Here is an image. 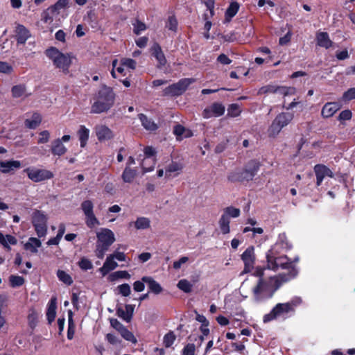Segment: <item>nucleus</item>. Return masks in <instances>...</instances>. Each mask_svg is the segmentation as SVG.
<instances>
[{
    "mask_svg": "<svg viewBox=\"0 0 355 355\" xmlns=\"http://www.w3.org/2000/svg\"><path fill=\"white\" fill-rule=\"evenodd\" d=\"M175 340V336L173 332L166 334L164 337V345L166 347H170Z\"/></svg>",
    "mask_w": 355,
    "mask_h": 355,
    "instance_id": "nucleus-56",
    "label": "nucleus"
},
{
    "mask_svg": "<svg viewBox=\"0 0 355 355\" xmlns=\"http://www.w3.org/2000/svg\"><path fill=\"white\" fill-rule=\"evenodd\" d=\"M41 246V241L35 237H31L24 244V248L31 251L32 253H37L38 248Z\"/></svg>",
    "mask_w": 355,
    "mask_h": 355,
    "instance_id": "nucleus-29",
    "label": "nucleus"
},
{
    "mask_svg": "<svg viewBox=\"0 0 355 355\" xmlns=\"http://www.w3.org/2000/svg\"><path fill=\"white\" fill-rule=\"evenodd\" d=\"M143 282L148 284L150 290L155 294H159L162 291V288L160 284L155 281L150 277H143Z\"/></svg>",
    "mask_w": 355,
    "mask_h": 355,
    "instance_id": "nucleus-30",
    "label": "nucleus"
},
{
    "mask_svg": "<svg viewBox=\"0 0 355 355\" xmlns=\"http://www.w3.org/2000/svg\"><path fill=\"white\" fill-rule=\"evenodd\" d=\"M96 135L100 141L111 139L113 137L112 131L105 125H97L94 128Z\"/></svg>",
    "mask_w": 355,
    "mask_h": 355,
    "instance_id": "nucleus-15",
    "label": "nucleus"
},
{
    "mask_svg": "<svg viewBox=\"0 0 355 355\" xmlns=\"http://www.w3.org/2000/svg\"><path fill=\"white\" fill-rule=\"evenodd\" d=\"M10 282L12 287L21 286L24 283V279L21 276L11 275L10 277Z\"/></svg>",
    "mask_w": 355,
    "mask_h": 355,
    "instance_id": "nucleus-57",
    "label": "nucleus"
},
{
    "mask_svg": "<svg viewBox=\"0 0 355 355\" xmlns=\"http://www.w3.org/2000/svg\"><path fill=\"white\" fill-rule=\"evenodd\" d=\"M21 167V162L17 160L11 161H0V171L2 173H8L15 168H19Z\"/></svg>",
    "mask_w": 355,
    "mask_h": 355,
    "instance_id": "nucleus-22",
    "label": "nucleus"
},
{
    "mask_svg": "<svg viewBox=\"0 0 355 355\" xmlns=\"http://www.w3.org/2000/svg\"><path fill=\"white\" fill-rule=\"evenodd\" d=\"M81 209L85 216V224L89 228H94L100 225L98 219L94 213V204L89 200H84L81 203Z\"/></svg>",
    "mask_w": 355,
    "mask_h": 355,
    "instance_id": "nucleus-7",
    "label": "nucleus"
},
{
    "mask_svg": "<svg viewBox=\"0 0 355 355\" xmlns=\"http://www.w3.org/2000/svg\"><path fill=\"white\" fill-rule=\"evenodd\" d=\"M282 129V128L280 125L274 119L268 129V134L270 137H275L279 133Z\"/></svg>",
    "mask_w": 355,
    "mask_h": 355,
    "instance_id": "nucleus-48",
    "label": "nucleus"
},
{
    "mask_svg": "<svg viewBox=\"0 0 355 355\" xmlns=\"http://www.w3.org/2000/svg\"><path fill=\"white\" fill-rule=\"evenodd\" d=\"M46 216L40 211H35L32 216V222L33 225L46 223Z\"/></svg>",
    "mask_w": 355,
    "mask_h": 355,
    "instance_id": "nucleus-36",
    "label": "nucleus"
},
{
    "mask_svg": "<svg viewBox=\"0 0 355 355\" xmlns=\"http://www.w3.org/2000/svg\"><path fill=\"white\" fill-rule=\"evenodd\" d=\"M266 265L263 267L266 268V270H271L275 272L279 271V270H288V274L277 276L279 277V280L282 283L287 282L297 275V270L294 266V262H297L298 261V258L295 259L293 261H291L286 255L267 252L266 254Z\"/></svg>",
    "mask_w": 355,
    "mask_h": 355,
    "instance_id": "nucleus-2",
    "label": "nucleus"
},
{
    "mask_svg": "<svg viewBox=\"0 0 355 355\" xmlns=\"http://www.w3.org/2000/svg\"><path fill=\"white\" fill-rule=\"evenodd\" d=\"M315 173L317 178V185H320L325 177H332L331 171L324 165H316L315 166Z\"/></svg>",
    "mask_w": 355,
    "mask_h": 355,
    "instance_id": "nucleus-16",
    "label": "nucleus"
},
{
    "mask_svg": "<svg viewBox=\"0 0 355 355\" xmlns=\"http://www.w3.org/2000/svg\"><path fill=\"white\" fill-rule=\"evenodd\" d=\"M117 64H118V60L116 59L112 61V67H113V69L112 71H111V74H112V76L113 78H116V73H115V70L119 73H121V74H123V75H125V73H124L125 71V67L123 66H122L121 64L119 67H117Z\"/></svg>",
    "mask_w": 355,
    "mask_h": 355,
    "instance_id": "nucleus-52",
    "label": "nucleus"
},
{
    "mask_svg": "<svg viewBox=\"0 0 355 355\" xmlns=\"http://www.w3.org/2000/svg\"><path fill=\"white\" fill-rule=\"evenodd\" d=\"M223 215H226L229 220L230 217L237 218L240 215V209L233 207H228L224 210Z\"/></svg>",
    "mask_w": 355,
    "mask_h": 355,
    "instance_id": "nucleus-45",
    "label": "nucleus"
},
{
    "mask_svg": "<svg viewBox=\"0 0 355 355\" xmlns=\"http://www.w3.org/2000/svg\"><path fill=\"white\" fill-rule=\"evenodd\" d=\"M239 10V4L237 3H232L226 11V16L232 18Z\"/></svg>",
    "mask_w": 355,
    "mask_h": 355,
    "instance_id": "nucleus-58",
    "label": "nucleus"
},
{
    "mask_svg": "<svg viewBox=\"0 0 355 355\" xmlns=\"http://www.w3.org/2000/svg\"><path fill=\"white\" fill-rule=\"evenodd\" d=\"M12 71L13 68L9 63L0 61V73L9 74Z\"/></svg>",
    "mask_w": 355,
    "mask_h": 355,
    "instance_id": "nucleus-60",
    "label": "nucleus"
},
{
    "mask_svg": "<svg viewBox=\"0 0 355 355\" xmlns=\"http://www.w3.org/2000/svg\"><path fill=\"white\" fill-rule=\"evenodd\" d=\"M50 132L48 130H43L39 133L38 144H46L49 141Z\"/></svg>",
    "mask_w": 355,
    "mask_h": 355,
    "instance_id": "nucleus-59",
    "label": "nucleus"
},
{
    "mask_svg": "<svg viewBox=\"0 0 355 355\" xmlns=\"http://www.w3.org/2000/svg\"><path fill=\"white\" fill-rule=\"evenodd\" d=\"M178 26V21L176 19L171 16L168 17V21L166 23V27L171 31H176Z\"/></svg>",
    "mask_w": 355,
    "mask_h": 355,
    "instance_id": "nucleus-63",
    "label": "nucleus"
},
{
    "mask_svg": "<svg viewBox=\"0 0 355 355\" xmlns=\"http://www.w3.org/2000/svg\"><path fill=\"white\" fill-rule=\"evenodd\" d=\"M295 93H296V89L295 87L279 86L278 94H282L284 96H292V95L295 94Z\"/></svg>",
    "mask_w": 355,
    "mask_h": 355,
    "instance_id": "nucleus-47",
    "label": "nucleus"
},
{
    "mask_svg": "<svg viewBox=\"0 0 355 355\" xmlns=\"http://www.w3.org/2000/svg\"><path fill=\"white\" fill-rule=\"evenodd\" d=\"M79 267L83 270H87L93 268V264L90 260L86 257H83L78 261Z\"/></svg>",
    "mask_w": 355,
    "mask_h": 355,
    "instance_id": "nucleus-51",
    "label": "nucleus"
},
{
    "mask_svg": "<svg viewBox=\"0 0 355 355\" xmlns=\"http://www.w3.org/2000/svg\"><path fill=\"white\" fill-rule=\"evenodd\" d=\"M17 243V240L15 237L12 235L7 234L4 236L2 234V238L0 240V243L8 250H10V245H15Z\"/></svg>",
    "mask_w": 355,
    "mask_h": 355,
    "instance_id": "nucleus-35",
    "label": "nucleus"
},
{
    "mask_svg": "<svg viewBox=\"0 0 355 355\" xmlns=\"http://www.w3.org/2000/svg\"><path fill=\"white\" fill-rule=\"evenodd\" d=\"M118 266L111 254L107 257L103 266L99 269L103 276L106 275L109 272L114 270Z\"/></svg>",
    "mask_w": 355,
    "mask_h": 355,
    "instance_id": "nucleus-19",
    "label": "nucleus"
},
{
    "mask_svg": "<svg viewBox=\"0 0 355 355\" xmlns=\"http://www.w3.org/2000/svg\"><path fill=\"white\" fill-rule=\"evenodd\" d=\"M96 244L109 248L114 241L115 236L113 232L107 228H101L96 232Z\"/></svg>",
    "mask_w": 355,
    "mask_h": 355,
    "instance_id": "nucleus-11",
    "label": "nucleus"
},
{
    "mask_svg": "<svg viewBox=\"0 0 355 355\" xmlns=\"http://www.w3.org/2000/svg\"><path fill=\"white\" fill-rule=\"evenodd\" d=\"M241 112L240 107L237 104H232L227 109L228 115L232 117L238 116Z\"/></svg>",
    "mask_w": 355,
    "mask_h": 355,
    "instance_id": "nucleus-54",
    "label": "nucleus"
},
{
    "mask_svg": "<svg viewBox=\"0 0 355 355\" xmlns=\"http://www.w3.org/2000/svg\"><path fill=\"white\" fill-rule=\"evenodd\" d=\"M178 287L184 293H190L192 290V284L187 279H181L178 283Z\"/></svg>",
    "mask_w": 355,
    "mask_h": 355,
    "instance_id": "nucleus-46",
    "label": "nucleus"
},
{
    "mask_svg": "<svg viewBox=\"0 0 355 355\" xmlns=\"http://www.w3.org/2000/svg\"><path fill=\"white\" fill-rule=\"evenodd\" d=\"M42 121V116L38 113H34L30 119H27L25 121V125L26 127L31 129L36 128Z\"/></svg>",
    "mask_w": 355,
    "mask_h": 355,
    "instance_id": "nucleus-33",
    "label": "nucleus"
},
{
    "mask_svg": "<svg viewBox=\"0 0 355 355\" xmlns=\"http://www.w3.org/2000/svg\"><path fill=\"white\" fill-rule=\"evenodd\" d=\"M293 114L290 112H282L278 114L275 119L280 126L283 128L286 126L293 119Z\"/></svg>",
    "mask_w": 355,
    "mask_h": 355,
    "instance_id": "nucleus-27",
    "label": "nucleus"
},
{
    "mask_svg": "<svg viewBox=\"0 0 355 355\" xmlns=\"http://www.w3.org/2000/svg\"><path fill=\"white\" fill-rule=\"evenodd\" d=\"M139 118L141 122L143 127L148 131H155L157 129V125L152 121L150 119H148L144 114H140L139 115Z\"/></svg>",
    "mask_w": 355,
    "mask_h": 355,
    "instance_id": "nucleus-28",
    "label": "nucleus"
},
{
    "mask_svg": "<svg viewBox=\"0 0 355 355\" xmlns=\"http://www.w3.org/2000/svg\"><path fill=\"white\" fill-rule=\"evenodd\" d=\"M57 276L60 281L67 285H71L73 283L71 277L64 270H58L57 272Z\"/></svg>",
    "mask_w": 355,
    "mask_h": 355,
    "instance_id": "nucleus-40",
    "label": "nucleus"
},
{
    "mask_svg": "<svg viewBox=\"0 0 355 355\" xmlns=\"http://www.w3.org/2000/svg\"><path fill=\"white\" fill-rule=\"evenodd\" d=\"M15 34L18 44H24L30 37L29 31L23 25L20 24L16 26Z\"/></svg>",
    "mask_w": 355,
    "mask_h": 355,
    "instance_id": "nucleus-20",
    "label": "nucleus"
},
{
    "mask_svg": "<svg viewBox=\"0 0 355 355\" xmlns=\"http://www.w3.org/2000/svg\"><path fill=\"white\" fill-rule=\"evenodd\" d=\"M133 25V31L135 34L139 35L141 34L146 29V26L144 23L136 20L135 23L132 24Z\"/></svg>",
    "mask_w": 355,
    "mask_h": 355,
    "instance_id": "nucleus-55",
    "label": "nucleus"
},
{
    "mask_svg": "<svg viewBox=\"0 0 355 355\" xmlns=\"http://www.w3.org/2000/svg\"><path fill=\"white\" fill-rule=\"evenodd\" d=\"M253 275L259 277L257 285L252 288L253 298L255 302H262L273 295L282 282L278 277H266V268H255Z\"/></svg>",
    "mask_w": 355,
    "mask_h": 355,
    "instance_id": "nucleus-1",
    "label": "nucleus"
},
{
    "mask_svg": "<svg viewBox=\"0 0 355 355\" xmlns=\"http://www.w3.org/2000/svg\"><path fill=\"white\" fill-rule=\"evenodd\" d=\"M174 134L178 137V138H187L192 136V132L190 130L185 128L181 125H177L174 127L173 130Z\"/></svg>",
    "mask_w": 355,
    "mask_h": 355,
    "instance_id": "nucleus-34",
    "label": "nucleus"
},
{
    "mask_svg": "<svg viewBox=\"0 0 355 355\" xmlns=\"http://www.w3.org/2000/svg\"><path fill=\"white\" fill-rule=\"evenodd\" d=\"M302 302V299L296 297L289 302L278 303L268 313L263 315V322L267 323L277 319L286 320L295 313V308Z\"/></svg>",
    "mask_w": 355,
    "mask_h": 355,
    "instance_id": "nucleus-3",
    "label": "nucleus"
},
{
    "mask_svg": "<svg viewBox=\"0 0 355 355\" xmlns=\"http://www.w3.org/2000/svg\"><path fill=\"white\" fill-rule=\"evenodd\" d=\"M151 51L153 55L156 58L159 64V67L164 66L166 63V60L161 49L160 46L157 44H155L153 46Z\"/></svg>",
    "mask_w": 355,
    "mask_h": 355,
    "instance_id": "nucleus-24",
    "label": "nucleus"
},
{
    "mask_svg": "<svg viewBox=\"0 0 355 355\" xmlns=\"http://www.w3.org/2000/svg\"><path fill=\"white\" fill-rule=\"evenodd\" d=\"M144 153L145 157L141 162V166L143 168L144 173L151 171L154 169L155 166V158L156 154L155 149L151 146H147L144 148Z\"/></svg>",
    "mask_w": 355,
    "mask_h": 355,
    "instance_id": "nucleus-9",
    "label": "nucleus"
},
{
    "mask_svg": "<svg viewBox=\"0 0 355 355\" xmlns=\"http://www.w3.org/2000/svg\"><path fill=\"white\" fill-rule=\"evenodd\" d=\"M339 109L340 106L337 103H327L322 107V115L325 118L331 117Z\"/></svg>",
    "mask_w": 355,
    "mask_h": 355,
    "instance_id": "nucleus-23",
    "label": "nucleus"
},
{
    "mask_svg": "<svg viewBox=\"0 0 355 355\" xmlns=\"http://www.w3.org/2000/svg\"><path fill=\"white\" fill-rule=\"evenodd\" d=\"M68 4V0H58L53 6H50L47 10L51 12H58L65 8Z\"/></svg>",
    "mask_w": 355,
    "mask_h": 355,
    "instance_id": "nucleus-43",
    "label": "nucleus"
},
{
    "mask_svg": "<svg viewBox=\"0 0 355 355\" xmlns=\"http://www.w3.org/2000/svg\"><path fill=\"white\" fill-rule=\"evenodd\" d=\"M227 179L230 182H242L241 169H235L230 172L227 176Z\"/></svg>",
    "mask_w": 355,
    "mask_h": 355,
    "instance_id": "nucleus-41",
    "label": "nucleus"
},
{
    "mask_svg": "<svg viewBox=\"0 0 355 355\" xmlns=\"http://www.w3.org/2000/svg\"><path fill=\"white\" fill-rule=\"evenodd\" d=\"M121 336L126 340L131 342L132 343H137V340L133 334L126 327L120 333Z\"/></svg>",
    "mask_w": 355,
    "mask_h": 355,
    "instance_id": "nucleus-49",
    "label": "nucleus"
},
{
    "mask_svg": "<svg viewBox=\"0 0 355 355\" xmlns=\"http://www.w3.org/2000/svg\"><path fill=\"white\" fill-rule=\"evenodd\" d=\"M279 86L273 85H268L261 87L258 91V94H266L269 93H277L278 94Z\"/></svg>",
    "mask_w": 355,
    "mask_h": 355,
    "instance_id": "nucleus-44",
    "label": "nucleus"
},
{
    "mask_svg": "<svg viewBox=\"0 0 355 355\" xmlns=\"http://www.w3.org/2000/svg\"><path fill=\"white\" fill-rule=\"evenodd\" d=\"M37 234L39 237L44 236L46 233V223L34 225Z\"/></svg>",
    "mask_w": 355,
    "mask_h": 355,
    "instance_id": "nucleus-61",
    "label": "nucleus"
},
{
    "mask_svg": "<svg viewBox=\"0 0 355 355\" xmlns=\"http://www.w3.org/2000/svg\"><path fill=\"white\" fill-rule=\"evenodd\" d=\"M355 98V88H350L346 91L343 95V100L344 101H349Z\"/></svg>",
    "mask_w": 355,
    "mask_h": 355,
    "instance_id": "nucleus-62",
    "label": "nucleus"
},
{
    "mask_svg": "<svg viewBox=\"0 0 355 355\" xmlns=\"http://www.w3.org/2000/svg\"><path fill=\"white\" fill-rule=\"evenodd\" d=\"M225 107L221 103H215L211 106L205 108L203 111L204 118L218 117L223 115L225 112Z\"/></svg>",
    "mask_w": 355,
    "mask_h": 355,
    "instance_id": "nucleus-14",
    "label": "nucleus"
},
{
    "mask_svg": "<svg viewBox=\"0 0 355 355\" xmlns=\"http://www.w3.org/2000/svg\"><path fill=\"white\" fill-rule=\"evenodd\" d=\"M182 165L180 163L172 162L166 168V177H175L178 175L182 170Z\"/></svg>",
    "mask_w": 355,
    "mask_h": 355,
    "instance_id": "nucleus-25",
    "label": "nucleus"
},
{
    "mask_svg": "<svg viewBox=\"0 0 355 355\" xmlns=\"http://www.w3.org/2000/svg\"><path fill=\"white\" fill-rule=\"evenodd\" d=\"M120 64L123 66L125 69L131 70L135 69L137 67L136 61L128 58H121L120 60Z\"/></svg>",
    "mask_w": 355,
    "mask_h": 355,
    "instance_id": "nucleus-42",
    "label": "nucleus"
},
{
    "mask_svg": "<svg viewBox=\"0 0 355 355\" xmlns=\"http://www.w3.org/2000/svg\"><path fill=\"white\" fill-rule=\"evenodd\" d=\"M115 94L110 87L103 86L93 98L91 112L100 114L109 110L114 103Z\"/></svg>",
    "mask_w": 355,
    "mask_h": 355,
    "instance_id": "nucleus-4",
    "label": "nucleus"
},
{
    "mask_svg": "<svg viewBox=\"0 0 355 355\" xmlns=\"http://www.w3.org/2000/svg\"><path fill=\"white\" fill-rule=\"evenodd\" d=\"M12 94L15 98H24L28 96L30 94L27 92L25 85L19 84L12 87Z\"/></svg>",
    "mask_w": 355,
    "mask_h": 355,
    "instance_id": "nucleus-31",
    "label": "nucleus"
},
{
    "mask_svg": "<svg viewBox=\"0 0 355 355\" xmlns=\"http://www.w3.org/2000/svg\"><path fill=\"white\" fill-rule=\"evenodd\" d=\"M255 259L254 248L249 246L241 255V259L244 263V269L241 272V275L250 272L252 270Z\"/></svg>",
    "mask_w": 355,
    "mask_h": 355,
    "instance_id": "nucleus-10",
    "label": "nucleus"
},
{
    "mask_svg": "<svg viewBox=\"0 0 355 355\" xmlns=\"http://www.w3.org/2000/svg\"><path fill=\"white\" fill-rule=\"evenodd\" d=\"M56 298L52 297L47 306L46 311V318L49 321V323H51L55 318L56 315Z\"/></svg>",
    "mask_w": 355,
    "mask_h": 355,
    "instance_id": "nucleus-26",
    "label": "nucleus"
},
{
    "mask_svg": "<svg viewBox=\"0 0 355 355\" xmlns=\"http://www.w3.org/2000/svg\"><path fill=\"white\" fill-rule=\"evenodd\" d=\"M317 43L319 46L324 47L325 49H329L333 44L330 40L328 34L324 32L318 33Z\"/></svg>",
    "mask_w": 355,
    "mask_h": 355,
    "instance_id": "nucleus-32",
    "label": "nucleus"
},
{
    "mask_svg": "<svg viewBox=\"0 0 355 355\" xmlns=\"http://www.w3.org/2000/svg\"><path fill=\"white\" fill-rule=\"evenodd\" d=\"M259 162L252 160L248 163L244 169H241L243 181H249L252 180L259 169Z\"/></svg>",
    "mask_w": 355,
    "mask_h": 355,
    "instance_id": "nucleus-13",
    "label": "nucleus"
},
{
    "mask_svg": "<svg viewBox=\"0 0 355 355\" xmlns=\"http://www.w3.org/2000/svg\"><path fill=\"white\" fill-rule=\"evenodd\" d=\"M28 178L34 182H40L53 178V173L46 168L30 166L24 170Z\"/></svg>",
    "mask_w": 355,
    "mask_h": 355,
    "instance_id": "nucleus-6",
    "label": "nucleus"
},
{
    "mask_svg": "<svg viewBox=\"0 0 355 355\" xmlns=\"http://www.w3.org/2000/svg\"><path fill=\"white\" fill-rule=\"evenodd\" d=\"M74 335V325L72 319V312L71 311H69V327L67 331V338L69 340H71Z\"/></svg>",
    "mask_w": 355,
    "mask_h": 355,
    "instance_id": "nucleus-53",
    "label": "nucleus"
},
{
    "mask_svg": "<svg viewBox=\"0 0 355 355\" xmlns=\"http://www.w3.org/2000/svg\"><path fill=\"white\" fill-rule=\"evenodd\" d=\"M135 306L131 304H126L125 309L118 307L116 313L119 317L121 318L126 322H130L134 312Z\"/></svg>",
    "mask_w": 355,
    "mask_h": 355,
    "instance_id": "nucleus-18",
    "label": "nucleus"
},
{
    "mask_svg": "<svg viewBox=\"0 0 355 355\" xmlns=\"http://www.w3.org/2000/svg\"><path fill=\"white\" fill-rule=\"evenodd\" d=\"M134 224L137 230H146L150 226V220L146 217H139Z\"/></svg>",
    "mask_w": 355,
    "mask_h": 355,
    "instance_id": "nucleus-37",
    "label": "nucleus"
},
{
    "mask_svg": "<svg viewBox=\"0 0 355 355\" xmlns=\"http://www.w3.org/2000/svg\"><path fill=\"white\" fill-rule=\"evenodd\" d=\"M45 54L56 68L64 72L68 71L71 64V54L62 53L55 47L49 48L46 50Z\"/></svg>",
    "mask_w": 355,
    "mask_h": 355,
    "instance_id": "nucleus-5",
    "label": "nucleus"
},
{
    "mask_svg": "<svg viewBox=\"0 0 355 355\" xmlns=\"http://www.w3.org/2000/svg\"><path fill=\"white\" fill-rule=\"evenodd\" d=\"M218 223L220 230L223 234H226L230 232V220L226 217V215L221 216Z\"/></svg>",
    "mask_w": 355,
    "mask_h": 355,
    "instance_id": "nucleus-39",
    "label": "nucleus"
},
{
    "mask_svg": "<svg viewBox=\"0 0 355 355\" xmlns=\"http://www.w3.org/2000/svg\"><path fill=\"white\" fill-rule=\"evenodd\" d=\"M137 175L135 169L130 168L129 166H126L122 174V179L125 182H132Z\"/></svg>",
    "mask_w": 355,
    "mask_h": 355,
    "instance_id": "nucleus-38",
    "label": "nucleus"
},
{
    "mask_svg": "<svg viewBox=\"0 0 355 355\" xmlns=\"http://www.w3.org/2000/svg\"><path fill=\"white\" fill-rule=\"evenodd\" d=\"M291 245L288 241L287 237L284 234L279 235L276 243L267 252L280 254L290 250Z\"/></svg>",
    "mask_w": 355,
    "mask_h": 355,
    "instance_id": "nucleus-12",
    "label": "nucleus"
},
{
    "mask_svg": "<svg viewBox=\"0 0 355 355\" xmlns=\"http://www.w3.org/2000/svg\"><path fill=\"white\" fill-rule=\"evenodd\" d=\"M195 345L194 344L189 343L187 344L184 348L183 349V355H194L195 354Z\"/></svg>",
    "mask_w": 355,
    "mask_h": 355,
    "instance_id": "nucleus-64",
    "label": "nucleus"
},
{
    "mask_svg": "<svg viewBox=\"0 0 355 355\" xmlns=\"http://www.w3.org/2000/svg\"><path fill=\"white\" fill-rule=\"evenodd\" d=\"M51 151L53 155L60 157L67 153V148L64 144L61 143V140H58L56 139L51 143Z\"/></svg>",
    "mask_w": 355,
    "mask_h": 355,
    "instance_id": "nucleus-21",
    "label": "nucleus"
},
{
    "mask_svg": "<svg viewBox=\"0 0 355 355\" xmlns=\"http://www.w3.org/2000/svg\"><path fill=\"white\" fill-rule=\"evenodd\" d=\"M119 293L123 297H128L131 293V288L129 284H123L117 286Z\"/></svg>",
    "mask_w": 355,
    "mask_h": 355,
    "instance_id": "nucleus-50",
    "label": "nucleus"
},
{
    "mask_svg": "<svg viewBox=\"0 0 355 355\" xmlns=\"http://www.w3.org/2000/svg\"><path fill=\"white\" fill-rule=\"evenodd\" d=\"M90 130L84 125H80L77 131V136L81 148H85L89 138Z\"/></svg>",
    "mask_w": 355,
    "mask_h": 355,
    "instance_id": "nucleus-17",
    "label": "nucleus"
},
{
    "mask_svg": "<svg viewBox=\"0 0 355 355\" xmlns=\"http://www.w3.org/2000/svg\"><path fill=\"white\" fill-rule=\"evenodd\" d=\"M195 80L193 78H183L180 80L176 84H173L168 87L165 88L164 94L166 95L178 96L182 94L187 87L193 83Z\"/></svg>",
    "mask_w": 355,
    "mask_h": 355,
    "instance_id": "nucleus-8",
    "label": "nucleus"
}]
</instances>
